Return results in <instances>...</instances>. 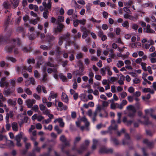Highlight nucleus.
I'll use <instances>...</instances> for the list:
<instances>
[{
  "label": "nucleus",
  "instance_id": "f257e3e1",
  "mask_svg": "<svg viewBox=\"0 0 156 156\" xmlns=\"http://www.w3.org/2000/svg\"><path fill=\"white\" fill-rule=\"evenodd\" d=\"M16 44L19 45H20L21 44V41L19 38L13 39L10 42V44L12 45L7 46L5 48V51L8 53L12 52L13 48L15 46Z\"/></svg>",
  "mask_w": 156,
  "mask_h": 156
},
{
  "label": "nucleus",
  "instance_id": "f03ea898",
  "mask_svg": "<svg viewBox=\"0 0 156 156\" xmlns=\"http://www.w3.org/2000/svg\"><path fill=\"white\" fill-rule=\"evenodd\" d=\"M101 108L100 106L98 105L97 106L95 112L92 114V110L91 109L88 110L87 111V114L88 116L92 119V122L94 123L96 121V117L97 115V113L98 112H100L101 111Z\"/></svg>",
  "mask_w": 156,
  "mask_h": 156
},
{
  "label": "nucleus",
  "instance_id": "7ed1b4c3",
  "mask_svg": "<svg viewBox=\"0 0 156 156\" xmlns=\"http://www.w3.org/2000/svg\"><path fill=\"white\" fill-rule=\"evenodd\" d=\"M90 144V141L88 140H86L84 144L81 145L79 149L77 150V151L79 154L82 153L87 149V147Z\"/></svg>",
  "mask_w": 156,
  "mask_h": 156
},
{
  "label": "nucleus",
  "instance_id": "20e7f679",
  "mask_svg": "<svg viewBox=\"0 0 156 156\" xmlns=\"http://www.w3.org/2000/svg\"><path fill=\"white\" fill-rule=\"evenodd\" d=\"M79 70H76L73 72L72 74L74 77H76L78 75L81 76L84 75V68L82 64L79 66Z\"/></svg>",
  "mask_w": 156,
  "mask_h": 156
},
{
  "label": "nucleus",
  "instance_id": "39448f33",
  "mask_svg": "<svg viewBox=\"0 0 156 156\" xmlns=\"http://www.w3.org/2000/svg\"><path fill=\"white\" fill-rule=\"evenodd\" d=\"M64 27V26L62 23L58 22L56 28L54 29V33L57 34L58 33L61 32Z\"/></svg>",
  "mask_w": 156,
  "mask_h": 156
},
{
  "label": "nucleus",
  "instance_id": "423d86ee",
  "mask_svg": "<svg viewBox=\"0 0 156 156\" xmlns=\"http://www.w3.org/2000/svg\"><path fill=\"white\" fill-rule=\"evenodd\" d=\"M58 107L57 108L58 110L59 111H61L62 110H66L67 109V106L64 105L63 103L61 101H59L58 103Z\"/></svg>",
  "mask_w": 156,
  "mask_h": 156
},
{
  "label": "nucleus",
  "instance_id": "0eeeda50",
  "mask_svg": "<svg viewBox=\"0 0 156 156\" xmlns=\"http://www.w3.org/2000/svg\"><path fill=\"white\" fill-rule=\"evenodd\" d=\"M100 153H112L113 150L112 148H108L106 147L101 148L99 150Z\"/></svg>",
  "mask_w": 156,
  "mask_h": 156
},
{
  "label": "nucleus",
  "instance_id": "6e6552de",
  "mask_svg": "<svg viewBox=\"0 0 156 156\" xmlns=\"http://www.w3.org/2000/svg\"><path fill=\"white\" fill-rule=\"evenodd\" d=\"M144 144H147L148 147L150 149L152 148L154 146V142L153 141H149L147 139H145L143 141Z\"/></svg>",
  "mask_w": 156,
  "mask_h": 156
},
{
  "label": "nucleus",
  "instance_id": "1a4fd4ad",
  "mask_svg": "<svg viewBox=\"0 0 156 156\" xmlns=\"http://www.w3.org/2000/svg\"><path fill=\"white\" fill-rule=\"evenodd\" d=\"M144 32L147 33H155L154 31L151 28L149 24H147L145 27L144 28Z\"/></svg>",
  "mask_w": 156,
  "mask_h": 156
},
{
  "label": "nucleus",
  "instance_id": "9d476101",
  "mask_svg": "<svg viewBox=\"0 0 156 156\" xmlns=\"http://www.w3.org/2000/svg\"><path fill=\"white\" fill-rule=\"evenodd\" d=\"M60 140L62 142L64 143L65 146H69V142L67 141L64 135H62L60 138Z\"/></svg>",
  "mask_w": 156,
  "mask_h": 156
},
{
  "label": "nucleus",
  "instance_id": "9b49d317",
  "mask_svg": "<svg viewBox=\"0 0 156 156\" xmlns=\"http://www.w3.org/2000/svg\"><path fill=\"white\" fill-rule=\"evenodd\" d=\"M36 102V101L34 99H28L26 101V103L27 107L28 108H31L33 105Z\"/></svg>",
  "mask_w": 156,
  "mask_h": 156
},
{
  "label": "nucleus",
  "instance_id": "f8f14e48",
  "mask_svg": "<svg viewBox=\"0 0 156 156\" xmlns=\"http://www.w3.org/2000/svg\"><path fill=\"white\" fill-rule=\"evenodd\" d=\"M13 115V112L11 111L9 113L7 112L5 116V120L6 123H9V118H12Z\"/></svg>",
  "mask_w": 156,
  "mask_h": 156
},
{
  "label": "nucleus",
  "instance_id": "ddd939ff",
  "mask_svg": "<svg viewBox=\"0 0 156 156\" xmlns=\"http://www.w3.org/2000/svg\"><path fill=\"white\" fill-rule=\"evenodd\" d=\"M57 96V94L55 93L54 91H52L50 92V95L48 98V100L49 101H51L52 99L56 98Z\"/></svg>",
  "mask_w": 156,
  "mask_h": 156
},
{
  "label": "nucleus",
  "instance_id": "4468645a",
  "mask_svg": "<svg viewBox=\"0 0 156 156\" xmlns=\"http://www.w3.org/2000/svg\"><path fill=\"white\" fill-rule=\"evenodd\" d=\"M43 6L45 8L48 9H50L51 7V0H48V3L47 4L45 2H42Z\"/></svg>",
  "mask_w": 156,
  "mask_h": 156
},
{
  "label": "nucleus",
  "instance_id": "2eb2a0df",
  "mask_svg": "<svg viewBox=\"0 0 156 156\" xmlns=\"http://www.w3.org/2000/svg\"><path fill=\"white\" fill-rule=\"evenodd\" d=\"M70 34L68 33L65 34L63 35L62 36H60L61 38L63 40L66 41L68 40H70Z\"/></svg>",
  "mask_w": 156,
  "mask_h": 156
},
{
  "label": "nucleus",
  "instance_id": "dca6fc26",
  "mask_svg": "<svg viewBox=\"0 0 156 156\" xmlns=\"http://www.w3.org/2000/svg\"><path fill=\"white\" fill-rule=\"evenodd\" d=\"M16 99H14V100L9 99L7 101V102L9 105L14 107L15 106L16 104Z\"/></svg>",
  "mask_w": 156,
  "mask_h": 156
},
{
  "label": "nucleus",
  "instance_id": "f3484780",
  "mask_svg": "<svg viewBox=\"0 0 156 156\" xmlns=\"http://www.w3.org/2000/svg\"><path fill=\"white\" fill-rule=\"evenodd\" d=\"M62 100L66 103H68L69 99L67 95L65 93H62Z\"/></svg>",
  "mask_w": 156,
  "mask_h": 156
},
{
  "label": "nucleus",
  "instance_id": "a211bd4d",
  "mask_svg": "<svg viewBox=\"0 0 156 156\" xmlns=\"http://www.w3.org/2000/svg\"><path fill=\"white\" fill-rule=\"evenodd\" d=\"M130 137L129 135L127 134L126 133L125 136V139H123L122 140V144L123 145H125L126 144H128V142L127 141V140H130Z\"/></svg>",
  "mask_w": 156,
  "mask_h": 156
},
{
  "label": "nucleus",
  "instance_id": "6ab92c4d",
  "mask_svg": "<svg viewBox=\"0 0 156 156\" xmlns=\"http://www.w3.org/2000/svg\"><path fill=\"white\" fill-rule=\"evenodd\" d=\"M81 121H83L85 123V126L87 127L90 125V122L88 121L87 119L85 117H83L80 119Z\"/></svg>",
  "mask_w": 156,
  "mask_h": 156
},
{
  "label": "nucleus",
  "instance_id": "aec40b11",
  "mask_svg": "<svg viewBox=\"0 0 156 156\" xmlns=\"http://www.w3.org/2000/svg\"><path fill=\"white\" fill-rule=\"evenodd\" d=\"M41 148L38 147H36L33 150V151L29 153V156H36V154L35 151H36L37 152H40Z\"/></svg>",
  "mask_w": 156,
  "mask_h": 156
},
{
  "label": "nucleus",
  "instance_id": "412c9836",
  "mask_svg": "<svg viewBox=\"0 0 156 156\" xmlns=\"http://www.w3.org/2000/svg\"><path fill=\"white\" fill-rule=\"evenodd\" d=\"M27 70L29 72H31L32 70V67L31 66H29L28 67L26 66H22V73L24 70L25 71Z\"/></svg>",
  "mask_w": 156,
  "mask_h": 156
},
{
  "label": "nucleus",
  "instance_id": "4be33fe9",
  "mask_svg": "<svg viewBox=\"0 0 156 156\" xmlns=\"http://www.w3.org/2000/svg\"><path fill=\"white\" fill-rule=\"evenodd\" d=\"M55 53L56 56H59L61 54L60 48L58 46H56L55 50Z\"/></svg>",
  "mask_w": 156,
  "mask_h": 156
},
{
  "label": "nucleus",
  "instance_id": "5701e85b",
  "mask_svg": "<svg viewBox=\"0 0 156 156\" xmlns=\"http://www.w3.org/2000/svg\"><path fill=\"white\" fill-rule=\"evenodd\" d=\"M10 2L13 5V7L14 8L17 7L19 5V1L18 0H10Z\"/></svg>",
  "mask_w": 156,
  "mask_h": 156
},
{
  "label": "nucleus",
  "instance_id": "b1692460",
  "mask_svg": "<svg viewBox=\"0 0 156 156\" xmlns=\"http://www.w3.org/2000/svg\"><path fill=\"white\" fill-rule=\"evenodd\" d=\"M98 86V87L97 88L99 90V91L101 92H104L105 91V89L104 88L101 87H99V84L97 83L96 84L95 83H94V85L93 86V87L94 88H96V86Z\"/></svg>",
  "mask_w": 156,
  "mask_h": 156
},
{
  "label": "nucleus",
  "instance_id": "393cba45",
  "mask_svg": "<svg viewBox=\"0 0 156 156\" xmlns=\"http://www.w3.org/2000/svg\"><path fill=\"white\" fill-rule=\"evenodd\" d=\"M55 37L53 35H48L46 36V39L48 41L49 43L52 41H53L55 39Z\"/></svg>",
  "mask_w": 156,
  "mask_h": 156
},
{
  "label": "nucleus",
  "instance_id": "a878e982",
  "mask_svg": "<svg viewBox=\"0 0 156 156\" xmlns=\"http://www.w3.org/2000/svg\"><path fill=\"white\" fill-rule=\"evenodd\" d=\"M47 71L49 73H51L52 72L54 73H57V69L56 67L49 68L47 69Z\"/></svg>",
  "mask_w": 156,
  "mask_h": 156
},
{
  "label": "nucleus",
  "instance_id": "bb28decb",
  "mask_svg": "<svg viewBox=\"0 0 156 156\" xmlns=\"http://www.w3.org/2000/svg\"><path fill=\"white\" fill-rule=\"evenodd\" d=\"M9 23V22L5 20L4 24V31L6 32L8 30V28Z\"/></svg>",
  "mask_w": 156,
  "mask_h": 156
},
{
  "label": "nucleus",
  "instance_id": "cd10ccee",
  "mask_svg": "<svg viewBox=\"0 0 156 156\" xmlns=\"http://www.w3.org/2000/svg\"><path fill=\"white\" fill-rule=\"evenodd\" d=\"M12 127L13 131H17L18 130V125L16 122H14L12 123Z\"/></svg>",
  "mask_w": 156,
  "mask_h": 156
},
{
  "label": "nucleus",
  "instance_id": "c85d7f7f",
  "mask_svg": "<svg viewBox=\"0 0 156 156\" xmlns=\"http://www.w3.org/2000/svg\"><path fill=\"white\" fill-rule=\"evenodd\" d=\"M22 133H20L16 136L15 137V139L16 141H21V139L22 137Z\"/></svg>",
  "mask_w": 156,
  "mask_h": 156
},
{
  "label": "nucleus",
  "instance_id": "c756f323",
  "mask_svg": "<svg viewBox=\"0 0 156 156\" xmlns=\"http://www.w3.org/2000/svg\"><path fill=\"white\" fill-rule=\"evenodd\" d=\"M74 43V41H72L71 40H68L66 41V43L65 44V47L66 48H67V46H70L71 44H73Z\"/></svg>",
  "mask_w": 156,
  "mask_h": 156
},
{
  "label": "nucleus",
  "instance_id": "7c9ffc66",
  "mask_svg": "<svg viewBox=\"0 0 156 156\" xmlns=\"http://www.w3.org/2000/svg\"><path fill=\"white\" fill-rule=\"evenodd\" d=\"M16 80V78H13L9 80L10 84L12 87H15Z\"/></svg>",
  "mask_w": 156,
  "mask_h": 156
},
{
  "label": "nucleus",
  "instance_id": "2f4dec72",
  "mask_svg": "<svg viewBox=\"0 0 156 156\" xmlns=\"http://www.w3.org/2000/svg\"><path fill=\"white\" fill-rule=\"evenodd\" d=\"M98 142V140L96 139L93 140V144L92 146V150H94L96 149Z\"/></svg>",
  "mask_w": 156,
  "mask_h": 156
},
{
  "label": "nucleus",
  "instance_id": "473e14b6",
  "mask_svg": "<svg viewBox=\"0 0 156 156\" xmlns=\"http://www.w3.org/2000/svg\"><path fill=\"white\" fill-rule=\"evenodd\" d=\"M125 78V76L123 75H121V76L120 77V79L118 80V83L120 85H122L124 83V82L122 80H124Z\"/></svg>",
  "mask_w": 156,
  "mask_h": 156
},
{
  "label": "nucleus",
  "instance_id": "72a5a7b5",
  "mask_svg": "<svg viewBox=\"0 0 156 156\" xmlns=\"http://www.w3.org/2000/svg\"><path fill=\"white\" fill-rule=\"evenodd\" d=\"M11 93L10 89H5L3 92L4 94L6 96L9 95Z\"/></svg>",
  "mask_w": 156,
  "mask_h": 156
},
{
  "label": "nucleus",
  "instance_id": "f704fd0d",
  "mask_svg": "<svg viewBox=\"0 0 156 156\" xmlns=\"http://www.w3.org/2000/svg\"><path fill=\"white\" fill-rule=\"evenodd\" d=\"M132 111V112H130L128 114V116L130 118L133 117L134 116L136 112V109L135 108H133Z\"/></svg>",
  "mask_w": 156,
  "mask_h": 156
},
{
  "label": "nucleus",
  "instance_id": "c9c22d12",
  "mask_svg": "<svg viewBox=\"0 0 156 156\" xmlns=\"http://www.w3.org/2000/svg\"><path fill=\"white\" fill-rule=\"evenodd\" d=\"M107 67H103L100 70V73L102 76H104L106 72L107 71Z\"/></svg>",
  "mask_w": 156,
  "mask_h": 156
},
{
  "label": "nucleus",
  "instance_id": "e433bc0d",
  "mask_svg": "<svg viewBox=\"0 0 156 156\" xmlns=\"http://www.w3.org/2000/svg\"><path fill=\"white\" fill-rule=\"evenodd\" d=\"M6 59L7 60L13 62H15L16 61L15 58L9 56H7L6 57Z\"/></svg>",
  "mask_w": 156,
  "mask_h": 156
},
{
  "label": "nucleus",
  "instance_id": "4c0bfd02",
  "mask_svg": "<svg viewBox=\"0 0 156 156\" xmlns=\"http://www.w3.org/2000/svg\"><path fill=\"white\" fill-rule=\"evenodd\" d=\"M2 5L4 8L6 9H9L10 6V4L8 2H4Z\"/></svg>",
  "mask_w": 156,
  "mask_h": 156
},
{
  "label": "nucleus",
  "instance_id": "58836bf2",
  "mask_svg": "<svg viewBox=\"0 0 156 156\" xmlns=\"http://www.w3.org/2000/svg\"><path fill=\"white\" fill-rule=\"evenodd\" d=\"M17 31L22 33H25V30L23 27L20 26L18 27L16 29Z\"/></svg>",
  "mask_w": 156,
  "mask_h": 156
},
{
  "label": "nucleus",
  "instance_id": "ea45409f",
  "mask_svg": "<svg viewBox=\"0 0 156 156\" xmlns=\"http://www.w3.org/2000/svg\"><path fill=\"white\" fill-rule=\"evenodd\" d=\"M109 51L110 53L109 55V57L114 58L115 56L113 50L112 49H111L109 50Z\"/></svg>",
  "mask_w": 156,
  "mask_h": 156
},
{
  "label": "nucleus",
  "instance_id": "a19ab883",
  "mask_svg": "<svg viewBox=\"0 0 156 156\" xmlns=\"http://www.w3.org/2000/svg\"><path fill=\"white\" fill-rule=\"evenodd\" d=\"M153 5V4L151 2H149L147 3L143 4L142 5V7L144 8H146L149 6H152Z\"/></svg>",
  "mask_w": 156,
  "mask_h": 156
},
{
  "label": "nucleus",
  "instance_id": "79ce46f5",
  "mask_svg": "<svg viewBox=\"0 0 156 156\" xmlns=\"http://www.w3.org/2000/svg\"><path fill=\"white\" fill-rule=\"evenodd\" d=\"M48 13L49 12L48 10L47 9H45L43 13V17L45 19H47L48 18Z\"/></svg>",
  "mask_w": 156,
  "mask_h": 156
},
{
  "label": "nucleus",
  "instance_id": "37998d69",
  "mask_svg": "<svg viewBox=\"0 0 156 156\" xmlns=\"http://www.w3.org/2000/svg\"><path fill=\"white\" fill-rule=\"evenodd\" d=\"M90 33V31L89 30L87 31H83V34L82 35V38L83 39H85L86 38L87 36H88V34Z\"/></svg>",
  "mask_w": 156,
  "mask_h": 156
},
{
  "label": "nucleus",
  "instance_id": "c03bdc74",
  "mask_svg": "<svg viewBox=\"0 0 156 156\" xmlns=\"http://www.w3.org/2000/svg\"><path fill=\"white\" fill-rule=\"evenodd\" d=\"M124 65V62L123 61L119 60L118 61V62L117 64V66L119 68L123 66Z\"/></svg>",
  "mask_w": 156,
  "mask_h": 156
},
{
  "label": "nucleus",
  "instance_id": "a18cd8bd",
  "mask_svg": "<svg viewBox=\"0 0 156 156\" xmlns=\"http://www.w3.org/2000/svg\"><path fill=\"white\" fill-rule=\"evenodd\" d=\"M8 146L9 147H12L14 146V143L11 140H8L6 143Z\"/></svg>",
  "mask_w": 156,
  "mask_h": 156
},
{
  "label": "nucleus",
  "instance_id": "49530a36",
  "mask_svg": "<svg viewBox=\"0 0 156 156\" xmlns=\"http://www.w3.org/2000/svg\"><path fill=\"white\" fill-rule=\"evenodd\" d=\"M59 76L63 82L66 81L67 80V78L62 73H60L59 74Z\"/></svg>",
  "mask_w": 156,
  "mask_h": 156
},
{
  "label": "nucleus",
  "instance_id": "de8ad7c7",
  "mask_svg": "<svg viewBox=\"0 0 156 156\" xmlns=\"http://www.w3.org/2000/svg\"><path fill=\"white\" fill-rule=\"evenodd\" d=\"M143 118L145 120L144 122V124L147 125L151 123L149 121L148 118L146 115L144 116Z\"/></svg>",
  "mask_w": 156,
  "mask_h": 156
},
{
  "label": "nucleus",
  "instance_id": "09e8293b",
  "mask_svg": "<svg viewBox=\"0 0 156 156\" xmlns=\"http://www.w3.org/2000/svg\"><path fill=\"white\" fill-rule=\"evenodd\" d=\"M137 18L138 16H136L134 17L132 15H130L129 19L131 20L136 21L137 19Z\"/></svg>",
  "mask_w": 156,
  "mask_h": 156
},
{
  "label": "nucleus",
  "instance_id": "8fccbe9b",
  "mask_svg": "<svg viewBox=\"0 0 156 156\" xmlns=\"http://www.w3.org/2000/svg\"><path fill=\"white\" fill-rule=\"evenodd\" d=\"M111 140L113 141L114 144L115 145H118L119 144L118 140L116 138L112 137Z\"/></svg>",
  "mask_w": 156,
  "mask_h": 156
},
{
  "label": "nucleus",
  "instance_id": "3c124183",
  "mask_svg": "<svg viewBox=\"0 0 156 156\" xmlns=\"http://www.w3.org/2000/svg\"><path fill=\"white\" fill-rule=\"evenodd\" d=\"M32 109L35 112H37L39 109L38 105H34L33 107H32Z\"/></svg>",
  "mask_w": 156,
  "mask_h": 156
},
{
  "label": "nucleus",
  "instance_id": "603ef678",
  "mask_svg": "<svg viewBox=\"0 0 156 156\" xmlns=\"http://www.w3.org/2000/svg\"><path fill=\"white\" fill-rule=\"evenodd\" d=\"M0 86L3 87L5 86L7 87L8 86L9 83L6 82H2V81H0Z\"/></svg>",
  "mask_w": 156,
  "mask_h": 156
},
{
  "label": "nucleus",
  "instance_id": "864d4df0",
  "mask_svg": "<svg viewBox=\"0 0 156 156\" xmlns=\"http://www.w3.org/2000/svg\"><path fill=\"white\" fill-rule=\"evenodd\" d=\"M122 25L123 27L127 28L129 27V23L128 21H125L122 23Z\"/></svg>",
  "mask_w": 156,
  "mask_h": 156
},
{
  "label": "nucleus",
  "instance_id": "5fc2aeb1",
  "mask_svg": "<svg viewBox=\"0 0 156 156\" xmlns=\"http://www.w3.org/2000/svg\"><path fill=\"white\" fill-rule=\"evenodd\" d=\"M25 92L28 95H31L32 94V92L29 88H25L24 89Z\"/></svg>",
  "mask_w": 156,
  "mask_h": 156
},
{
  "label": "nucleus",
  "instance_id": "6e6d98bb",
  "mask_svg": "<svg viewBox=\"0 0 156 156\" xmlns=\"http://www.w3.org/2000/svg\"><path fill=\"white\" fill-rule=\"evenodd\" d=\"M58 22L62 23L64 21V17L61 16H58Z\"/></svg>",
  "mask_w": 156,
  "mask_h": 156
},
{
  "label": "nucleus",
  "instance_id": "4d7b16f0",
  "mask_svg": "<svg viewBox=\"0 0 156 156\" xmlns=\"http://www.w3.org/2000/svg\"><path fill=\"white\" fill-rule=\"evenodd\" d=\"M5 41L4 37L2 35H0V44H2Z\"/></svg>",
  "mask_w": 156,
  "mask_h": 156
},
{
  "label": "nucleus",
  "instance_id": "13d9d810",
  "mask_svg": "<svg viewBox=\"0 0 156 156\" xmlns=\"http://www.w3.org/2000/svg\"><path fill=\"white\" fill-rule=\"evenodd\" d=\"M123 9L124 11L126 12V13H129V14H131V11L128 8L125 7L123 8Z\"/></svg>",
  "mask_w": 156,
  "mask_h": 156
},
{
  "label": "nucleus",
  "instance_id": "bf43d9fd",
  "mask_svg": "<svg viewBox=\"0 0 156 156\" xmlns=\"http://www.w3.org/2000/svg\"><path fill=\"white\" fill-rule=\"evenodd\" d=\"M83 57V54L81 52H80L76 55V58L77 59L82 58Z\"/></svg>",
  "mask_w": 156,
  "mask_h": 156
},
{
  "label": "nucleus",
  "instance_id": "052dcab7",
  "mask_svg": "<svg viewBox=\"0 0 156 156\" xmlns=\"http://www.w3.org/2000/svg\"><path fill=\"white\" fill-rule=\"evenodd\" d=\"M138 27V25L135 23L133 24L131 26L132 28L135 31L137 30Z\"/></svg>",
  "mask_w": 156,
  "mask_h": 156
},
{
  "label": "nucleus",
  "instance_id": "680f3d73",
  "mask_svg": "<svg viewBox=\"0 0 156 156\" xmlns=\"http://www.w3.org/2000/svg\"><path fill=\"white\" fill-rule=\"evenodd\" d=\"M133 3V2L132 0H129L128 2H126L125 3V5L127 6H130Z\"/></svg>",
  "mask_w": 156,
  "mask_h": 156
},
{
  "label": "nucleus",
  "instance_id": "e2e57ef3",
  "mask_svg": "<svg viewBox=\"0 0 156 156\" xmlns=\"http://www.w3.org/2000/svg\"><path fill=\"white\" fill-rule=\"evenodd\" d=\"M118 126L117 124H115L113 126H110L108 128V129L110 131L111 129L116 130L117 129Z\"/></svg>",
  "mask_w": 156,
  "mask_h": 156
},
{
  "label": "nucleus",
  "instance_id": "0e129e2a",
  "mask_svg": "<svg viewBox=\"0 0 156 156\" xmlns=\"http://www.w3.org/2000/svg\"><path fill=\"white\" fill-rule=\"evenodd\" d=\"M64 145L61 148L62 151L64 153H65L68 156H75L74 155H71V156H69V151H65L64 150Z\"/></svg>",
  "mask_w": 156,
  "mask_h": 156
},
{
  "label": "nucleus",
  "instance_id": "69168bd1",
  "mask_svg": "<svg viewBox=\"0 0 156 156\" xmlns=\"http://www.w3.org/2000/svg\"><path fill=\"white\" fill-rule=\"evenodd\" d=\"M146 64L144 62H141V66H142V69L144 71H146L147 70L146 66Z\"/></svg>",
  "mask_w": 156,
  "mask_h": 156
},
{
  "label": "nucleus",
  "instance_id": "338daca9",
  "mask_svg": "<svg viewBox=\"0 0 156 156\" xmlns=\"http://www.w3.org/2000/svg\"><path fill=\"white\" fill-rule=\"evenodd\" d=\"M16 90L18 93H22L23 92V89L21 87H18L16 88Z\"/></svg>",
  "mask_w": 156,
  "mask_h": 156
},
{
  "label": "nucleus",
  "instance_id": "774afa93",
  "mask_svg": "<svg viewBox=\"0 0 156 156\" xmlns=\"http://www.w3.org/2000/svg\"><path fill=\"white\" fill-rule=\"evenodd\" d=\"M40 48H41L43 50H48V49L49 48V47H48L47 46L44 45H41Z\"/></svg>",
  "mask_w": 156,
  "mask_h": 156
}]
</instances>
